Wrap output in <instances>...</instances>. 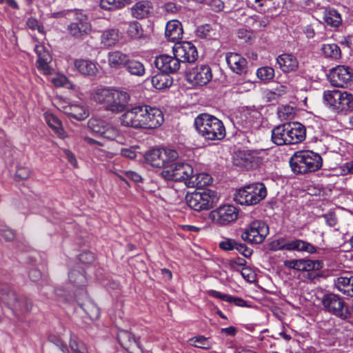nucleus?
<instances>
[{
	"instance_id": "obj_36",
	"label": "nucleus",
	"mask_w": 353,
	"mask_h": 353,
	"mask_svg": "<svg viewBox=\"0 0 353 353\" xmlns=\"http://www.w3.org/2000/svg\"><path fill=\"white\" fill-rule=\"evenodd\" d=\"M45 119L50 128L60 138L65 137V132L62 128V124L60 120L51 113H45Z\"/></svg>"
},
{
	"instance_id": "obj_29",
	"label": "nucleus",
	"mask_w": 353,
	"mask_h": 353,
	"mask_svg": "<svg viewBox=\"0 0 353 353\" xmlns=\"http://www.w3.org/2000/svg\"><path fill=\"white\" fill-rule=\"evenodd\" d=\"M183 28L181 23L178 20L169 21L165 26V36L172 42L179 41L183 36Z\"/></svg>"
},
{
	"instance_id": "obj_38",
	"label": "nucleus",
	"mask_w": 353,
	"mask_h": 353,
	"mask_svg": "<svg viewBox=\"0 0 353 353\" xmlns=\"http://www.w3.org/2000/svg\"><path fill=\"white\" fill-rule=\"evenodd\" d=\"M152 84L157 90H163L170 88L172 83V78L165 73H159L152 78Z\"/></svg>"
},
{
	"instance_id": "obj_49",
	"label": "nucleus",
	"mask_w": 353,
	"mask_h": 353,
	"mask_svg": "<svg viewBox=\"0 0 353 353\" xmlns=\"http://www.w3.org/2000/svg\"><path fill=\"white\" fill-rule=\"evenodd\" d=\"M323 266V263L320 260H311L303 259L302 272H309L312 270H321Z\"/></svg>"
},
{
	"instance_id": "obj_60",
	"label": "nucleus",
	"mask_w": 353,
	"mask_h": 353,
	"mask_svg": "<svg viewBox=\"0 0 353 353\" xmlns=\"http://www.w3.org/2000/svg\"><path fill=\"white\" fill-rule=\"evenodd\" d=\"M234 249L239 251L241 254H242L243 256L248 257L250 256L252 254V250L247 248V246L241 243H238L236 241V245L234 247Z\"/></svg>"
},
{
	"instance_id": "obj_37",
	"label": "nucleus",
	"mask_w": 353,
	"mask_h": 353,
	"mask_svg": "<svg viewBox=\"0 0 353 353\" xmlns=\"http://www.w3.org/2000/svg\"><path fill=\"white\" fill-rule=\"evenodd\" d=\"M126 35L131 40H140L144 38V30L141 24L133 21L128 23L126 29Z\"/></svg>"
},
{
	"instance_id": "obj_21",
	"label": "nucleus",
	"mask_w": 353,
	"mask_h": 353,
	"mask_svg": "<svg viewBox=\"0 0 353 353\" xmlns=\"http://www.w3.org/2000/svg\"><path fill=\"white\" fill-rule=\"evenodd\" d=\"M145 129H155L164 121L163 112L159 108L145 105Z\"/></svg>"
},
{
	"instance_id": "obj_13",
	"label": "nucleus",
	"mask_w": 353,
	"mask_h": 353,
	"mask_svg": "<svg viewBox=\"0 0 353 353\" xmlns=\"http://www.w3.org/2000/svg\"><path fill=\"white\" fill-rule=\"evenodd\" d=\"M0 299L12 310L21 313L28 312L32 308V303L26 297L18 296L11 290L1 293Z\"/></svg>"
},
{
	"instance_id": "obj_8",
	"label": "nucleus",
	"mask_w": 353,
	"mask_h": 353,
	"mask_svg": "<svg viewBox=\"0 0 353 353\" xmlns=\"http://www.w3.org/2000/svg\"><path fill=\"white\" fill-rule=\"evenodd\" d=\"M269 234L268 225L262 221H254L241 234L243 240L251 243H262Z\"/></svg>"
},
{
	"instance_id": "obj_26",
	"label": "nucleus",
	"mask_w": 353,
	"mask_h": 353,
	"mask_svg": "<svg viewBox=\"0 0 353 353\" xmlns=\"http://www.w3.org/2000/svg\"><path fill=\"white\" fill-rule=\"evenodd\" d=\"M276 63L284 73L295 72L299 68V61L292 54H282L276 58Z\"/></svg>"
},
{
	"instance_id": "obj_58",
	"label": "nucleus",
	"mask_w": 353,
	"mask_h": 353,
	"mask_svg": "<svg viewBox=\"0 0 353 353\" xmlns=\"http://www.w3.org/2000/svg\"><path fill=\"white\" fill-rule=\"evenodd\" d=\"M136 147L125 148L121 150V156L130 159H135L137 156Z\"/></svg>"
},
{
	"instance_id": "obj_53",
	"label": "nucleus",
	"mask_w": 353,
	"mask_h": 353,
	"mask_svg": "<svg viewBox=\"0 0 353 353\" xmlns=\"http://www.w3.org/2000/svg\"><path fill=\"white\" fill-rule=\"evenodd\" d=\"M288 240L283 237L272 241L270 244V250L272 251L287 250Z\"/></svg>"
},
{
	"instance_id": "obj_46",
	"label": "nucleus",
	"mask_w": 353,
	"mask_h": 353,
	"mask_svg": "<svg viewBox=\"0 0 353 353\" xmlns=\"http://www.w3.org/2000/svg\"><path fill=\"white\" fill-rule=\"evenodd\" d=\"M128 3V0H101L100 7L105 10L121 8Z\"/></svg>"
},
{
	"instance_id": "obj_25",
	"label": "nucleus",
	"mask_w": 353,
	"mask_h": 353,
	"mask_svg": "<svg viewBox=\"0 0 353 353\" xmlns=\"http://www.w3.org/2000/svg\"><path fill=\"white\" fill-rule=\"evenodd\" d=\"M108 64L110 69L119 70L125 68L129 59V55L119 50H114L108 54Z\"/></svg>"
},
{
	"instance_id": "obj_11",
	"label": "nucleus",
	"mask_w": 353,
	"mask_h": 353,
	"mask_svg": "<svg viewBox=\"0 0 353 353\" xmlns=\"http://www.w3.org/2000/svg\"><path fill=\"white\" fill-rule=\"evenodd\" d=\"M91 25L88 17L81 11L74 14L73 21L68 26L69 33L75 38H83L91 32Z\"/></svg>"
},
{
	"instance_id": "obj_39",
	"label": "nucleus",
	"mask_w": 353,
	"mask_h": 353,
	"mask_svg": "<svg viewBox=\"0 0 353 353\" xmlns=\"http://www.w3.org/2000/svg\"><path fill=\"white\" fill-rule=\"evenodd\" d=\"M245 22L248 26L259 30L265 28L270 23V19L267 16L254 14L248 17Z\"/></svg>"
},
{
	"instance_id": "obj_5",
	"label": "nucleus",
	"mask_w": 353,
	"mask_h": 353,
	"mask_svg": "<svg viewBox=\"0 0 353 353\" xmlns=\"http://www.w3.org/2000/svg\"><path fill=\"white\" fill-rule=\"evenodd\" d=\"M185 200L190 208L196 211H202L212 208L217 202L218 197L215 191L205 189L187 194Z\"/></svg>"
},
{
	"instance_id": "obj_59",
	"label": "nucleus",
	"mask_w": 353,
	"mask_h": 353,
	"mask_svg": "<svg viewBox=\"0 0 353 353\" xmlns=\"http://www.w3.org/2000/svg\"><path fill=\"white\" fill-rule=\"evenodd\" d=\"M236 245V241L232 239H225L219 243V247L226 251L234 250Z\"/></svg>"
},
{
	"instance_id": "obj_9",
	"label": "nucleus",
	"mask_w": 353,
	"mask_h": 353,
	"mask_svg": "<svg viewBox=\"0 0 353 353\" xmlns=\"http://www.w3.org/2000/svg\"><path fill=\"white\" fill-rule=\"evenodd\" d=\"M145 105L134 106L121 115V125L134 129H145Z\"/></svg>"
},
{
	"instance_id": "obj_44",
	"label": "nucleus",
	"mask_w": 353,
	"mask_h": 353,
	"mask_svg": "<svg viewBox=\"0 0 353 353\" xmlns=\"http://www.w3.org/2000/svg\"><path fill=\"white\" fill-rule=\"evenodd\" d=\"M112 89L97 88L92 93V99L99 103H103L107 108Z\"/></svg>"
},
{
	"instance_id": "obj_17",
	"label": "nucleus",
	"mask_w": 353,
	"mask_h": 353,
	"mask_svg": "<svg viewBox=\"0 0 353 353\" xmlns=\"http://www.w3.org/2000/svg\"><path fill=\"white\" fill-rule=\"evenodd\" d=\"M180 63L178 57L168 54H160L156 57L154 61L156 68L165 74L176 72L180 68Z\"/></svg>"
},
{
	"instance_id": "obj_63",
	"label": "nucleus",
	"mask_w": 353,
	"mask_h": 353,
	"mask_svg": "<svg viewBox=\"0 0 353 353\" xmlns=\"http://www.w3.org/2000/svg\"><path fill=\"white\" fill-rule=\"evenodd\" d=\"M94 255L89 252H85L79 255V260L82 263H90L94 261Z\"/></svg>"
},
{
	"instance_id": "obj_1",
	"label": "nucleus",
	"mask_w": 353,
	"mask_h": 353,
	"mask_svg": "<svg viewBox=\"0 0 353 353\" xmlns=\"http://www.w3.org/2000/svg\"><path fill=\"white\" fill-rule=\"evenodd\" d=\"M194 126L201 137L205 140L220 141L225 137L223 122L214 116L204 113L194 119Z\"/></svg>"
},
{
	"instance_id": "obj_30",
	"label": "nucleus",
	"mask_w": 353,
	"mask_h": 353,
	"mask_svg": "<svg viewBox=\"0 0 353 353\" xmlns=\"http://www.w3.org/2000/svg\"><path fill=\"white\" fill-rule=\"evenodd\" d=\"M74 68L82 74L95 76L98 73L96 63L88 59H76L74 61Z\"/></svg>"
},
{
	"instance_id": "obj_18",
	"label": "nucleus",
	"mask_w": 353,
	"mask_h": 353,
	"mask_svg": "<svg viewBox=\"0 0 353 353\" xmlns=\"http://www.w3.org/2000/svg\"><path fill=\"white\" fill-rule=\"evenodd\" d=\"M130 100V95L125 91L112 89L106 109L114 112L123 111Z\"/></svg>"
},
{
	"instance_id": "obj_31",
	"label": "nucleus",
	"mask_w": 353,
	"mask_h": 353,
	"mask_svg": "<svg viewBox=\"0 0 353 353\" xmlns=\"http://www.w3.org/2000/svg\"><path fill=\"white\" fill-rule=\"evenodd\" d=\"M287 245L288 251L305 252L310 254L316 252V248L312 243L299 239L288 240Z\"/></svg>"
},
{
	"instance_id": "obj_48",
	"label": "nucleus",
	"mask_w": 353,
	"mask_h": 353,
	"mask_svg": "<svg viewBox=\"0 0 353 353\" xmlns=\"http://www.w3.org/2000/svg\"><path fill=\"white\" fill-rule=\"evenodd\" d=\"M195 33L201 39L210 38L215 35V29L210 24H204L198 26Z\"/></svg>"
},
{
	"instance_id": "obj_19",
	"label": "nucleus",
	"mask_w": 353,
	"mask_h": 353,
	"mask_svg": "<svg viewBox=\"0 0 353 353\" xmlns=\"http://www.w3.org/2000/svg\"><path fill=\"white\" fill-rule=\"evenodd\" d=\"M34 51L37 54L36 66L39 71L43 74H50L52 72V68L50 63L52 61V57L50 52L46 50L43 45L37 44L34 47Z\"/></svg>"
},
{
	"instance_id": "obj_28",
	"label": "nucleus",
	"mask_w": 353,
	"mask_h": 353,
	"mask_svg": "<svg viewBox=\"0 0 353 353\" xmlns=\"http://www.w3.org/2000/svg\"><path fill=\"white\" fill-rule=\"evenodd\" d=\"M288 123L279 125L272 130V141L277 145H290Z\"/></svg>"
},
{
	"instance_id": "obj_20",
	"label": "nucleus",
	"mask_w": 353,
	"mask_h": 353,
	"mask_svg": "<svg viewBox=\"0 0 353 353\" xmlns=\"http://www.w3.org/2000/svg\"><path fill=\"white\" fill-rule=\"evenodd\" d=\"M117 339L121 345L129 353H142L139 342L132 333L127 330H120L117 333Z\"/></svg>"
},
{
	"instance_id": "obj_24",
	"label": "nucleus",
	"mask_w": 353,
	"mask_h": 353,
	"mask_svg": "<svg viewBox=\"0 0 353 353\" xmlns=\"http://www.w3.org/2000/svg\"><path fill=\"white\" fill-rule=\"evenodd\" d=\"M288 126L290 145L297 144L305 140L306 130L304 125L298 122H288Z\"/></svg>"
},
{
	"instance_id": "obj_62",
	"label": "nucleus",
	"mask_w": 353,
	"mask_h": 353,
	"mask_svg": "<svg viewBox=\"0 0 353 353\" xmlns=\"http://www.w3.org/2000/svg\"><path fill=\"white\" fill-rule=\"evenodd\" d=\"M325 222L330 227H334L337 223V219L336 215L333 213H329L323 216Z\"/></svg>"
},
{
	"instance_id": "obj_10",
	"label": "nucleus",
	"mask_w": 353,
	"mask_h": 353,
	"mask_svg": "<svg viewBox=\"0 0 353 353\" xmlns=\"http://www.w3.org/2000/svg\"><path fill=\"white\" fill-rule=\"evenodd\" d=\"M238 209L232 205H223L210 212L212 221L219 225H226L237 219Z\"/></svg>"
},
{
	"instance_id": "obj_52",
	"label": "nucleus",
	"mask_w": 353,
	"mask_h": 353,
	"mask_svg": "<svg viewBox=\"0 0 353 353\" xmlns=\"http://www.w3.org/2000/svg\"><path fill=\"white\" fill-rule=\"evenodd\" d=\"M190 343L199 348H208L210 347L209 341L203 336H198L190 339Z\"/></svg>"
},
{
	"instance_id": "obj_32",
	"label": "nucleus",
	"mask_w": 353,
	"mask_h": 353,
	"mask_svg": "<svg viewBox=\"0 0 353 353\" xmlns=\"http://www.w3.org/2000/svg\"><path fill=\"white\" fill-rule=\"evenodd\" d=\"M65 113L70 117L79 120H84L86 119L89 112L86 107L83 104L73 103L65 108Z\"/></svg>"
},
{
	"instance_id": "obj_45",
	"label": "nucleus",
	"mask_w": 353,
	"mask_h": 353,
	"mask_svg": "<svg viewBox=\"0 0 353 353\" xmlns=\"http://www.w3.org/2000/svg\"><path fill=\"white\" fill-rule=\"evenodd\" d=\"M321 50L327 58L339 59L341 57V49L335 43L324 44L321 48Z\"/></svg>"
},
{
	"instance_id": "obj_51",
	"label": "nucleus",
	"mask_w": 353,
	"mask_h": 353,
	"mask_svg": "<svg viewBox=\"0 0 353 353\" xmlns=\"http://www.w3.org/2000/svg\"><path fill=\"white\" fill-rule=\"evenodd\" d=\"M178 153L172 149H162V157L164 160V168L178 158Z\"/></svg>"
},
{
	"instance_id": "obj_40",
	"label": "nucleus",
	"mask_w": 353,
	"mask_h": 353,
	"mask_svg": "<svg viewBox=\"0 0 353 353\" xmlns=\"http://www.w3.org/2000/svg\"><path fill=\"white\" fill-rule=\"evenodd\" d=\"M212 181V177L206 173L192 174L191 179L188 182V187L198 188L208 185Z\"/></svg>"
},
{
	"instance_id": "obj_3",
	"label": "nucleus",
	"mask_w": 353,
	"mask_h": 353,
	"mask_svg": "<svg viewBox=\"0 0 353 353\" xmlns=\"http://www.w3.org/2000/svg\"><path fill=\"white\" fill-rule=\"evenodd\" d=\"M267 196V189L263 183H255L239 189L234 194V200L241 205H254Z\"/></svg>"
},
{
	"instance_id": "obj_54",
	"label": "nucleus",
	"mask_w": 353,
	"mask_h": 353,
	"mask_svg": "<svg viewBox=\"0 0 353 353\" xmlns=\"http://www.w3.org/2000/svg\"><path fill=\"white\" fill-rule=\"evenodd\" d=\"M294 114V108L289 105L283 106L278 110V116L281 120L292 119Z\"/></svg>"
},
{
	"instance_id": "obj_61",
	"label": "nucleus",
	"mask_w": 353,
	"mask_h": 353,
	"mask_svg": "<svg viewBox=\"0 0 353 353\" xmlns=\"http://www.w3.org/2000/svg\"><path fill=\"white\" fill-rule=\"evenodd\" d=\"M48 340L50 342L59 347L60 350L63 353H65V350H67V347L65 346V345L63 344L62 341L59 337L56 336L55 335L51 334L48 336Z\"/></svg>"
},
{
	"instance_id": "obj_50",
	"label": "nucleus",
	"mask_w": 353,
	"mask_h": 353,
	"mask_svg": "<svg viewBox=\"0 0 353 353\" xmlns=\"http://www.w3.org/2000/svg\"><path fill=\"white\" fill-rule=\"evenodd\" d=\"M256 75L261 80H271L274 77V70L270 67H262L257 70Z\"/></svg>"
},
{
	"instance_id": "obj_6",
	"label": "nucleus",
	"mask_w": 353,
	"mask_h": 353,
	"mask_svg": "<svg viewBox=\"0 0 353 353\" xmlns=\"http://www.w3.org/2000/svg\"><path fill=\"white\" fill-rule=\"evenodd\" d=\"M194 172L193 168L189 163L174 162L166 166L161 171L162 176L168 181H183L186 186Z\"/></svg>"
},
{
	"instance_id": "obj_27",
	"label": "nucleus",
	"mask_w": 353,
	"mask_h": 353,
	"mask_svg": "<svg viewBox=\"0 0 353 353\" xmlns=\"http://www.w3.org/2000/svg\"><path fill=\"white\" fill-rule=\"evenodd\" d=\"M153 10L152 3L148 0L137 2L130 9L131 14L134 18L142 19L150 16Z\"/></svg>"
},
{
	"instance_id": "obj_64",
	"label": "nucleus",
	"mask_w": 353,
	"mask_h": 353,
	"mask_svg": "<svg viewBox=\"0 0 353 353\" xmlns=\"http://www.w3.org/2000/svg\"><path fill=\"white\" fill-rule=\"evenodd\" d=\"M125 177L134 182H139L141 181V176L137 172L131 170L125 171L124 172Z\"/></svg>"
},
{
	"instance_id": "obj_43",
	"label": "nucleus",
	"mask_w": 353,
	"mask_h": 353,
	"mask_svg": "<svg viewBox=\"0 0 353 353\" xmlns=\"http://www.w3.org/2000/svg\"><path fill=\"white\" fill-rule=\"evenodd\" d=\"M323 20L332 27H338L342 22L340 14L334 9L325 10L323 14Z\"/></svg>"
},
{
	"instance_id": "obj_4",
	"label": "nucleus",
	"mask_w": 353,
	"mask_h": 353,
	"mask_svg": "<svg viewBox=\"0 0 353 353\" xmlns=\"http://www.w3.org/2000/svg\"><path fill=\"white\" fill-rule=\"evenodd\" d=\"M326 105L337 112H350L353 110V94L339 90H326L323 92Z\"/></svg>"
},
{
	"instance_id": "obj_33",
	"label": "nucleus",
	"mask_w": 353,
	"mask_h": 353,
	"mask_svg": "<svg viewBox=\"0 0 353 353\" xmlns=\"http://www.w3.org/2000/svg\"><path fill=\"white\" fill-rule=\"evenodd\" d=\"M208 294L211 296L221 299L222 301H226L228 303H233L237 306L248 307V305L246 303V301L239 297H234L230 295L221 293V292L214 290H208Z\"/></svg>"
},
{
	"instance_id": "obj_35",
	"label": "nucleus",
	"mask_w": 353,
	"mask_h": 353,
	"mask_svg": "<svg viewBox=\"0 0 353 353\" xmlns=\"http://www.w3.org/2000/svg\"><path fill=\"white\" fill-rule=\"evenodd\" d=\"M68 278L70 281L77 287L85 285L87 281L84 275V270L79 265L76 266L69 272Z\"/></svg>"
},
{
	"instance_id": "obj_14",
	"label": "nucleus",
	"mask_w": 353,
	"mask_h": 353,
	"mask_svg": "<svg viewBox=\"0 0 353 353\" xmlns=\"http://www.w3.org/2000/svg\"><path fill=\"white\" fill-rule=\"evenodd\" d=\"M174 56L180 62L194 63L198 59V52L195 46L190 41L177 42L172 48Z\"/></svg>"
},
{
	"instance_id": "obj_42",
	"label": "nucleus",
	"mask_w": 353,
	"mask_h": 353,
	"mask_svg": "<svg viewBox=\"0 0 353 353\" xmlns=\"http://www.w3.org/2000/svg\"><path fill=\"white\" fill-rule=\"evenodd\" d=\"M119 39V31L115 29H108L102 33L101 41L105 46H114Z\"/></svg>"
},
{
	"instance_id": "obj_7",
	"label": "nucleus",
	"mask_w": 353,
	"mask_h": 353,
	"mask_svg": "<svg viewBox=\"0 0 353 353\" xmlns=\"http://www.w3.org/2000/svg\"><path fill=\"white\" fill-rule=\"evenodd\" d=\"M88 125L94 133L107 139L116 140L119 137V128L99 116L92 117L88 121Z\"/></svg>"
},
{
	"instance_id": "obj_56",
	"label": "nucleus",
	"mask_w": 353,
	"mask_h": 353,
	"mask_svg": "<svg viewBox=\"0 0 353 353\" xmlns=\"http://www.w3.org/2000/svg\"><path fill=\"white\" fill-rule=\"evenodd\" d=\"M56 86H65L68 88H73V85L69 82L68 78L64 75H58L52 80Z\"/></svg>"
},
{
	"instance_id": "obj_15",
	"label": "nucleus",
	"mask_w": 353,
	"mask_h": 353,
	"mask_svg": "<svg viewBox=\"0 0 353 353\" xmlns=\"http://www.w3.org/2000/svg\"><path fill=\"white\" fill-rule=\"evenodd\" d=\"M186 77L188 81L192 85L203 86L212 80V70L208 65H197L187 73Z\"/></svg>"
},
{
	"instance_id": "obj_41",
	"label": "nucleus",
	"mask_w": 353,
	"mask_h": 353,
	"mask_svg": "<svg viewBox=\"0 0 353 353\" xmlns=\"http://www.w3.org/2000/svg\"><path fill=\"white\" fill-rule=\"evenodd\" d=\"M145 160L154 167H164L162 149H153L150 150L145 154Z\"/></svg>"
},
{
	"instance_id": "obj_2",
	"label": "nucleus",
	"mask_w": 353,
	"mask_h": 353,
	"mask_svg": "<svg viewBox=\"0 0 353 353\" xmlns=\"http://www.w3.org/2000/svg\"><path fill=\"white\" fill-rule=\"evenodd\" d=\"M321 157L311 150H301L294 153L290 159L292 171L296 174L314 172L322 166Z\"/></svg>"
},
{
	"instance_id": "obj_55",
	"label": "nucleus",
	"mask_w": 353,
	"mask_h": 353,
	"mask_svg": "<svg viewBox=\"0 0 353 353\" xmlns=\"http://www.w3.org/2000/svg\"><path fill=\"white\" fill-rule=\"evenodd\" d=\"M283 265L287 268L302 272L303 259L286 260Z\"/></svg>"
},
{
	"instance_id": "obj_16",
	"label": "nucleus",
	"mask_w": 353,
	"mask_h": 353,
	"mask_svg": "<svg viewBox=\"0 0 353 353\" xmlns=\"http://www.w3.org/2000/svg\"><path fill=\"white\" fill-rule=\"evenodd\" d=\"M331 83L336 87H344L353 80V69L348 66L338 65L330 72Z\"/></svg>"
},
{
	"instance_id": "obj_22",
	"label": "nucleus",
	"mask_w": 353,
	"mask_h": 353,
	"mask_svg": "<svg viewBox=\"0 0 353 353\" xmlns=\"http://www.w3.org/2000/svg\"><path fill=\"white\" fill-rule=\"evenodd\" d=\"M334 285L343 294L353 297V273H343L334 279Z\"/></svg>"
},
{
	"instance_id": "obj_57",
	"label": "nucleus",
	"mask_w": 353,
	"mask_h": 353,
	"mask_svg": "<svg viewBox=\"0 0 353 353\" xmlns=\"http://www.w3.org/2000/svg\"><path fill=\"white\" fill-rule=\"evenodd\" d=\"M181 6H177L174 2H167L163 6V11L168 14H174L179 12Z\"/></svg>"
},
{
	"instance_id": "obj_47",
	"label": "nucleus",
	"mask_w": 353,
	"mask_h": 353,
	"mask_svg": "<svg viewBox=\"0 0 353 353\" xmlns=\"http://www.w3.org/2000/svg\"><path fill=\"white\" fill-rule=\"evenodd\" d=\"M70 352L67 349L65 353H88L85 345L77 338H71L70 341Z\"/></svg>"
},
{
	"instance_id": "obj_34",
	"label": "nucleus",
	"mask_w": 353,
	"mask_h": 353,
	"mask_svg": "<svg viewBox=\"0 0 353 353\" xmlns=\"http://www.w3.org/2000/svg\"><path fill=\"white\" fill-rule=\"evenodd\" d=\"M125 69L130 75L138 77H143L146 71L145 65L141 61L137 59H130V58Z\"/></svg>"
},
{
	"instance_id": "obj_12",
	"label": "nucleus",
	"mask_w": 353,
	"mask_h": 353,
	"mask_svg": "<svg viewBox=\"0 0 353 353\" xmlns=\"http://www.w3.org/2000/svg\"><path fill=\"white\" fill-rule=\"evenodd\" d=\"M324 309L330 313L345 319L347 316V308L343 299L335 294H327L323 296L321 301Z\"/></svg>"
},
{
	"instance_id": "obj_23",
	"label": "nucleus",
	"mask_w": 353,
	"mask_h": 353,
	"mask_svg": "<svg viewBox=\"0 0 353 353\" xmlns=\"http://www.w3.org/2000/svg\"><path fill=\"white\" fill-rule=\"evenodd\" d=\"M226 61L230 69L238 74L246 72L247 61L241 55L234 52L226 54Z\"/></svg>"
}]
</instances>
